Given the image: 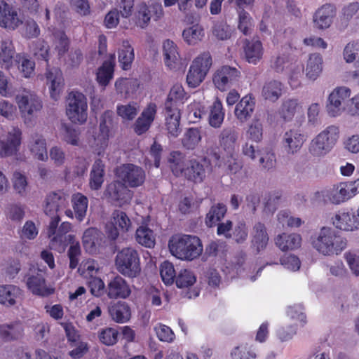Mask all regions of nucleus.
Wrapping results in <instances>:
<instances>
[{"label": "nucleus", "mask_w": 359, "mask_h": 359, "mask_svg": "<svg viewBox=\"0 0 359 359\" xmlns=\"http://www.w3.org/2000/svg\"><path fill=\"white\" fill-rule=\"evenodd\" d=\"M140 83L136 79H118L115 82V88L118 94L129 97L136 93Z\"/></svg>", "instance_id": "43"}, {"label": "nucleus", "mask_w": 359, "mask_h": 359, "mask_svg": "<svg viewBox=\"0 0 359 359\" xmlns=\"http://www.w3.org/2000/svg\"><path fill=\"white\" fill-rule=\"evenodd\" d=\"M106 290L108 297L113 299H127L132 292L129 283L120 276L111 279Z\"/></svg>", "instance_id": "22"}, {"label": "nucleus", "mask_w": 359, "mask_h": 359, "mask_svg": "<svg viewBox=\"0 0 359 359\" xmlns=\"http://www.w3.org/2000/svg\"><path fill=\"white\" fill-rule=\"evenodd\" d=\"M116 175L125 184L132 188L142 186L146 178L144 169L132 163H126L118 167Z\"/></svg>", "instance_id": "11"}, {"label": "nucleus", "mask_w": 359, "mask_h": 359, "mask_svg": "<svg viewBox=\"0 0 359 359\" xmlns=\"http://www.w3.org/2000/svg\"><path fill=\"white\" fill-rule=\"evenodd\" d=\"M132 227V222L127 214L121 210H114L109 222L106 224L105 231L107 236L116 240L120 233L128 232Z\"/></svg>", "instance_id": "12"}, {"label": "nucleus", "mask_w": 359, "mask_h": 359, "mask_svg": "<svg viewBox=\"0 0 359 359\" xmlns=\"http://www.w3.org/2000/svg\"><path fill=\"white\" fill-rule=\"evenodd\" d=\"M54 36L55 49L57 52L58 56H63L68 50L69 46V40L64 31L52 29L49 31Z\"/></svg>", "instance_id": "54"}, {"label": "nucleus", "mask_w": 359, "mask_h": 359, "mask_svg": "<svg viewBox=\"0 0 359 359\" xmlns=\"http://www.w3.org/2000/svg\"><path fill=\"white\" fill-rule=\"evenodd\" d=\"M157 338L163 342L172 343L175 339V334L172 329L163 324L158 323L154 327Z\"/></svg>", "instance_id": "64"}, {"label": "nucleus", "mask_w": 359, "mask_h": 359, "mask_svg": "<svg viewBox=\"0 0 359 359\" xmlns=\"http://www.w3.org/2000/svg\"><path fill=\"white\" fill-rule=\"evenodd\" d=\"M14 191L19 195L25 196L29 191V185L26 176L21 172H15L12 178Z\"/></svg>", "instance_id": "63"}, {"label": "nucleus", "mask_w": 359, "mask_h": 359, "mask_svg": "<svg viewBox=\"0 0 359 359\" xmlns=\"http://www.w3.org/2000/svg\"><path fill=\"white\" fill-rule=\"evenodd\" d=\"M351 90L344 86L334 88L329 94L325 109L327 115L332 118H337L346 114L349 116V110H351Z\"/></svg>", "instance_id": "4"}, {"label": "nucleus", "mask_w": 359, "mask_h": 359, "mask_svg": "<svg viewBox=\"0 0 359 359\" xmlns=\"http://www.w3.org/2000/svg\"><path fill=\"white\" fill-rule=\"evenodd\" d=\"M217 159L218 166L223 168L229 175H236L243 169V161L239 158L237 151L224 154L222 157L217 155Z\"/></svg>", "instance_id": "24"}, {"label": "nucleus", "mask_w": 359, "mask_h": 359, "mask_svg": "<svg viewBox=\"0 0 359 359\" xmlns=\"http://www.w3.org/2000/svg\"><path fill=\"white\" fill-rule=\"evenodd\" d=\"M45 76L46 84L48 86L50 97L54 100H57L64 85L61 70L57 67L47 69Z\"/></svg>", "instance_id": "23"}, {"label": "nucleus", "mask_w": 359, "mask_h": 359, "mask_svg": "<svg viewBox=\"0 0 359 359\" xmlns=\"http://www.w3.org/2000/svg\"><path fill=\"white\" fill-rule=\"evenodd\" d=\"M205 176V171L203 165L196 160H189L184 177L194 182H201Z\"/></svg>", "instance_id": "48"}, {"label": "nucleus", "mask_w": 359, "mask_h": 359, "mask_svg": "<svg viewBox=\"0 0 359 359\" xmlns=\"http://www.w3.org/2000/svg\"><path fill=\"white\" fill-rule=\"evenodd\" d=\"M113 112L106 111L102 115L100 123V132L93 137L94 143L91 144L93 151L98 156H102L108 147L109 138V125L111 123Z\"/></svg>", "instance_id": "14"}, {"label": "nucleus", "mask_w": 359, "mask_h": 359, "mask_svg": "<svg viewBox=\"0 0 359 359\" xmlns=\"http://www.w3.org/2000/svg\"><path fill=\"white\" fill-rule=\"evenodd\" d=\"M28 148L34 158L46 161L48 158L46 139L39 133L33 134L28 143Z\"/></svg>", "instance_id": "28"}, {"label": "nucleus", "mask_w": 359, "mask_h": 359, "mask_svg": "<svg viewBox=\"0 0 359 359\" xmlns=\"http://www.w3.org/2000/svg\"><path fill=\"white\" fill-rule=\"evenodd\" d=\"M69 193L67 191L58 190L47 194L45 198L43 210L46 215L51 218L49 224V235L55 233L56 227L60 221L57 215L60 209L65 208L69 203Z\"/></svg>", "instance_id": "7"}, {"label": "nucleus", "mask_w": 359, "mask_h": 359, "mask_svg": "<svg viewBox=\"0 0 359 359\" xmlns=\"http://www.w3.org/2000/svg\"><path fill=\"white\" fill-rule=\"evenodd\" d=\"M302 241L301 235L296 233H282L277 235L274 239L276 245L283 252L299 248Z\"/></svg>", "instance_id": "26"}, {"label": "nucleus", "mask_w": 359, "mask_h": 359, "mask_svg": "<svg viewBox=\"0 0 359 359\" xmlns=\"http://www.w3.org/2000/svg\"><path fill=\"white\" fill-rule=\"evenodd\" d=\"M102 233L96 228H88L83 235L82 243L86 252L95 253L101 244Z\"/></svg>", "instance_id": "31"}, {"label": "nucleus", "mask_w": 359, "mask_h": 359, "mask_svg": "<svg viewBox=\"0 0 359 359\" xmlns=\"http://www.w3.org/2000/svg\"><path fill=\"white\" fill-rule=\"evenodd\" d=\"M255 107V99L250 95H247L236 105L235 116L240 122L244 123L252 116Z\"/></svg>", "instance_id": "29"}, {"label": "nucleus", "mask_w": 359, "mask_h": 359, "mask_svg": "<svg viewBox=\"0 0 359 359\" xmlns=\"http://www.w3.org/2000/svg\"><path fill=\"white\" fill-rule=\"evenodd\" d=\"M108 311L111 319L118 323H126L131 317L130 308L126 302L114 303L109 306Z\"/></svg>", "instance_id": "34"}, {"label": "nucleus", "mask_w": 359, "mask_h": 359, "mask_svg": "<svg viewBox=\"0 0 359 359\" xmlns=\"http://www.w3.org/2000/svg\"><path fill=\"white\" fill-rule=\"evenodd\" d=\"M238 131L231 127H226L221 130L217 135L219 148L224 154L233 153L238 151Z\"/></svg>", "instance_id": "19"}, {"label": "nucleus", "mask_w": 359, "mask_h": 359, "mask_svg": "<svg viewBox=\"0 0 359 359\" xmlns=\"http://www.w3.org/2000/svg\"><path fill=\"white\" fill-rule=\"evenodd\" d=\"M22 23L16 9L5 1H0V27L15 30Z\"/></svg>", "instance_id": "21"}, {"label": "nucleus", "mask_w": 359, "mask_h": 359, "mask_svg": "<svg viewBox=\"0 0 359 359\" xmlns=\"http://www.w3.org/2000/svg\"><path fill=\"white\" fill-rule=\"evenodd\" d=\"M359 194V178L334 184L328 189L317 192L325 202L339 205L353 198Z\"/></svg>", "instance_id": "5"}, {"label": "nucleus", "mask_w": 359, "mask_h": 359, "mask_svg": "<svg viewBox=\"0 0 359 359\" xmlns=\"http://www.w3.org/2000/svg\"><path fill=\"white\" fill-rule=\"evenodd\" d=\"M282 92V83L276 80H271L264 84L262 95L265 100L274 102L280 98Z\"/></svg>", "instance_id": "44"}, {"label": "nucleus", "mask_w": 359, "mask_h": 359, "mask_svg": "<svg viewBox=\"0 0 359 359\" xmlns=\"http://www.w3.org/2000/svg\"><path fill=\"white\" fill-rule=\"evenodd\" d=\"M196 281L194 273L189 269H182L176 276L175 283L179 288H187Z\"/></svg>", "instance_id": "62"}, {"label": "nucleus", "mask_w": 359, "mask_h": 359, "mask_svg": "<svg viewBox=\"0 0 359 359\" xmlns=\"http://www.w3.org/2000/svg\"><path fill=\"white\" fill-rule=\"evenodd\" d=\"M97 337L102 344L113 346L118 341V331L114 327L102 328L97 332Z\"/></svg>", "instance_id": "57"}, {"label": "nucleus", "mask_w": 359, "mask_h": 359, "mask_svg": "<svg viewBox=\"0 0 359 359\" xmlns=\"http://www.w3.org/2000/svg\"><path fill=\"white\" fill-rule=\"evenodd\" d=\"M184 40L189 45H195L202 40L204 36L203 27L199 25H194L182 32Z\"/></svg>", "instance_id": "55"}, {"label": "nucleus", "mask_w": 359, "mask_h": 359, "mask_svg": "<svg viewBox=\"0 0 359 359\" xmlns=\"http://www.w3.org/2000/svg\"><path fill=\"white\" fill-rule=\"evenodd\" d=\"M311 245L320 255L331 257L340 255L347 248L348 241L332 227L323 226L311 238Z\"/></svg>", "instance_id": "1"}, {"label": "nucleus", "mask_w": 359, "mask_h": 359, "mask_svg": "<svg viewBox=\"0 0 359 359\" xmlns=\"http://www.w3.org/2000/svg\"><path fill=\"white\" fill-rule=\"evenodd\" d=\"M336 8L334 5L326 4L318 8L313 15L314 28L325 30L330 28L336 16Z\"/></svg>", "instance_id": "18"}, {"label": "nucleus", "mask_w": 359, "mask_h": 359, "mask_svg": "<svg viewBox=\"0 0 359 359\" xmlns=\"http://www.w3.org/2000/svg\"><path fill=\"white\" fill-rule=\"evenodd\" d=\"M99 271L100 266L98 263L91 259L83 260L79 267V272L85 278L97 277Z\"/></svg>", "instance_id": "59"}, {"label": "nucleus", "mask_w": 359, "mask_h": 359, "mask_svg": "<svg viewBox=\"0 0 359 359\" xmlns=\"http://www.w3.org/2000/svg\"><path fill=\"white\" fill-rule=\"evenodd\" d=\"M26 285L33 294L37 296L47 297L54 292V288L47 285L44 275L39 269H30Z\"/></svg>", "instance_id": "15"}, {"label": "nucleus", "mask_w": 359, "mask_h": 359, "mask_svg": "<svg viewBox=\"0 0 359 359\" xmlns=\"http://www.w3.org/2000/svg\"><path fill=\"white\" fill-rule=\"evenodd\" d=\"M23 334L22 325L12 322L0 325V338L4 341H12L20 339Z\"/></svg>", "instance_id": "36"}, {"label": "nucleus", "mask_w": 359, "mask_h": 359, "mask_svg": "<svg viewBox=\"0 0 359 359\" xmlns=\"http://www.w3.org/2000/svg\"><path fill=\"white\" fill-rule=\"evenodd\" d=\"M305 141V135L299 130L290 129L284 133L282 146L287 154L293 155L300 151Z\"/></svg>", "instance_id": "20"}, {"label": "nucleus", "mask_w": 359, "mask_h": 359, "mask_svg": "<svg viewBox=\"0 0 359 359\" xmlns=\"http://www.w3.org/2000/svg\"><path fill=\"white\" fill-rule=\"evenodd\" d=\"M186 99V93L182 86L179 83L175 84L171 88L165 102V109H180Z\"/></svg>", "instance_id": "37"}, {"label": "nucleus", "mask_w": 359, "mask_h": 359, "mask_svg": "<svg viewBox=\"0 0 359 359\" xmlns=\"http://www.w3.org/2000/svg\"><path fill=\"white\" fill-rule=\"evenodd\" d=\"M66 115L73 123L82 125L88 118V102L86 97L78 91L69 93L67 99Z\"/></svg>", "instance_id": "8"}, {"label": "nucleus", "mask_w": 359, "mask_h": 359, "mask_svg": "<svg viewBox=\"0 0 359 359\" xmlns=\"http://www.w3.org/2000/svg\"><path fill=\"white\" fill-rule=\"evenodd\" d=\"M15 51L11 39L5 37L0 42V62L6 69H9L13 62Z\"/></svg>", "instance_id": "40"}, {"label": "nucleus", "mask_w": 359, "mask_h": 359, "mask_svg": "<svg viewBox=\"0 0 359 359\" xmlns=\"http://www.w3.org/2000/svg\"><path fill=\"white\" fill-rule=\"evenodd\" d=\"M114 55H112L111 60L104 62L102 65L97 70V81L101 86H107L113 78L114 67Z\"/></svg>", "instance_id": "50"}, {"label": "nucleus", "mask_w": 359, "mask_h": 359, "mask_svg": "<svg viewBox=\"0 0 359 359\" xmlns=\"http://www.w3.org/2000/svg\"><path fill=\"white\" fill-rule=\"evenodd\" d=\"M323 69V60L318 53L310 54L306 61L305 74L307 79L315 81L320 75Z\"/></svg>", "instance_id": "35"}, {"label": "nucleus", "mask_w": 359, "mask_h": 359, "mask_svg": "<svg viewBox=\"0 0 359 359\" xmlns=\"http://www.w3.org/2000/svg\"><path fill=\"white\" fill-rule=\"evenodd\" d=\"M225 112L222 102L217 98L210 107L208 123L214 128H219L224 122Z\"/></svg>", "instance_id": "45"}, {"label": "nucleus", "mask_w": 359, "mask_h": 359, "mask_svg": "<svg viewBox=\"0 0 359 359\" xmlns=\"http://www.w3.org/2000/svg\"><path fill=\"white\" fill-rule=\"evenodd\" d=\"M277 220L283 228H297L304 224L301 218L291 215L287 210L280 211L277 215Z\"/></svg>", "instance_id": "61"}, {"label": "nucleus", "mask_w": 359, "mask_h": 359, "mask_svg": "<svg viewBox=\"0 0 359 359\" xmlns=\"http://www.w3.org/2000/svg\"><path fill=\"white\" fill-rule=\"evenodd\" d=\"M226 208L222 203H218L212 206L205 218V224L208 226H212L222 219L225 215Z\"/></svg>", "instance_id": "60"}, {"label": "nucleus", "mask_w": 359, "mask_h": 359, "mask_svg": "<svg viewBox=\"0 0 359 359\" xmlns=\"http://www.w3.org/2000/svg\"><path fill=\"white\" fill-rule=\"evenodd\" d=\"M21 141L22 130L18 127H13L3 139H0V156L5 157L15 154Z\"/></svg>", "instance_id": "16"}, {"label": "nucleus", "mask_w": 359, "mask_h": 359, "mask_svg": "<svg viewBox=\"0 0 359 359\" xmlns=\"http://www.w3.org/2000/svg\"><path fill=\"white\" fill-rule=\"evenodd\" d=\"M104 164L100 159L96 160L90 172L89 187L92 190H99L104 181Z\"/></svg>", "instance_id": "38"}, {"label": "nucleus", "mask_w": 359, "mask_h": 359, "mask_svg": "<svg viewBox=\"0 0 359 359\" xmlns=\"http://www.w3.org/2000/svg\"><path fill=\"white\" fill-rule=\"evenodd\" d=\"M238 29L245 35H250L252 33L254 21L249 13L241 8L238 12Z\"/></svg>", "instance_id": "56"}, {"label": "nucleus", "mask_w": 359, "mask_h": 359, "mask_svg": "<svg viewBox=\"0 0 359 359\" xmlns=\"http://www.w3.org/2000/svg\"><path fill=\"white\" fill-rule=\"evenodd\" d=\"M241 76V72L236 67L224 65L217 69L213 74L214 85L221 91L236 85Z\"/></svg>", "instance_id": "13"}, {"label": "nucleus", "mask_w": 359, "mask_h": 359, "mask_svg": "<svg viewBox=\"0 0 359 359\" xmlns=\"http://www.w3.org/2000/svg\"><path fill=\"white\" fill-rule=\"evenodd\" d=\"M279 113L285 121H291L296 114H303L302 104L296 99L286 100L283 102Z\"/></svg>", "instance_id": "41"}, {"label": "nucleus", "mask_w": 359, "mask_h": 359, "mask_svg": "<svg viewBox=\"0 0 359 359\" xmlns=\"http://www.w3.org/2000/svg\"><path fill=\"white\" fill-rule=\"evenodd\" d=\"M15 101L21 116L26 124L31 123L36 114L43 107L41 99L34 93L29 90H24L18 93L15 97Z\"/></svg>", "instance_id": "9"}, {"label": "nucleus", "mask_w": 359, "mask_h": 359, "mask_svg": "<svg viewBox=\"0 0 359 359\" xmlns=\"http://www.w3.org/2000/svg\"><path fill=\"white\" fill-rule=\"evenodd\" d=\"M134 57V50L129 41H123L118 50V62L122 69L124 70L130 69Z\"/></svg>", "instance_id": "46"}, {"label": "nucleus", "mask_w": 359, "mask_h": 359, "mask_svg": "<svg viewBox=\"0 0 359 359\" xmlns=\"http://www.w3.org/2000/svg\"><path fill=\"white\" fill-rule=\"evenodd\" d=\"M263 122L257 118H254L249 123L245 132L247 140L255 143L260 142L263 139Z\"/></svg>", "instance_id": "51"}, {"label": "nucleus", "mask_w": 359, "mask_h": 359, "mask_svg": "<svg viewBox=\"0 0 359 359\" xmlns=\"http://www.w3.org/2000/svg\"><path fill=\"white\" fill-rule=\"evenodd\" d=\"M201 138L200 130L196 128H191L184 133L182 143L186 149H194L201 142Z\"/></svg>", "instance_id": "58"}, {"label": "nucleus", "mask_w": 359, "mask_h": 359, "mask_svg": "<svg viewBox=\"0 0 359 359\" xmlns=\"http://www.w3.org/2000/svg\"><path fill=\"white\" fill-rule=\"evenodd\" d=\"M22 295V290L15 285H0V304L3 306L11 307L15 305Z\"/></svg>", "instance_id": "25"}, {"label": "nucleus", "mask_w": 359, "mask_h": 359, "mask_svg": "<svg viewBox=\"0 0 359 359\" xmlns=\"http://www.w3.org/2000/svg\"><path fill=\"white\" fill-rule=\"evenodd\" d=\"M350 210L338 211L332 217V224L338 229L344 231H357Z\"/></svg>", "instance_id": "30"}, {"label": "nucleus", "mask_w": 359, "mask_h": 359, "mask_svg": "<svg viewBox=\"0 0 359 359\" xmlns=\"http://www.w3.org/2000/svg\"><path fill=\"white\" fill-rule=\"evenodd\" d=\"M264 52L263 44L257 38H253L245 41L244 53L248 62L257 65L262 60Z\"/></svg>", "instance_id": "27"}, {"label": "nucleus", "mask_w": 359, "mask_h": 359, "mask_svg": "<svg viewBox=\"0 0 359 359\" xmlns=\"http://www.w3.org/2000/svg\"><path fill=\"white\" fill-rule=\"evenodd\" d=\"M104 194L121 206L130 203L133 198V192L123 182L118 180L108 184Z\"/></svg>", "instance_id": "17"}, {"label": "nucleus", "mask_w": 359, "mask_h": 359, "mask_svg": "<svg viewBox=\"0 0 359 359\" xmlns=\"http://www.w3.org/2000/svg\"><path fill=\"white\" fill-rule=\"evenodd\" d=\"M115 265L117 271L128 278H136L141 273L140 255L133 247L124 248L118 252Z\"/></svg>", "instance_id": "6"}, {"label": "nucleus", "mask_w": 359, "mask_h": 359, "mask_svg": "<svg viewBox=\"0 0 359 359\" xmlns=\"http://www.w3.org/2000/svg\"><path fill=\"white\" fill-rule=\"evenodd\" d=\"M139 110V104L135 102H131L126 104H118L116 107L117 114L123 121L133 120Z\"/></svg>", "instance_id": "53"}, {"label": "nucleus", "mask_w": 359, "mask_h": 359, "mask_svg": "<svg viewBox=\"0 0 359 359\" xmlns=\"http://www.w3.org/2000/svg\"><path fill=\"white\" fill-rule=\"evenodd\" d=\"M71 202L75 217L79 222L83 221L86 215L88 206V198L83 194L77 192L72 196Z\"/></svg>", "instance_id": "42"}, {"label": "nucleus", "mask_w": 359, "mask_h": 359, "mask_svg": "<svg viewBox=\"0 0 359 359\" xmlns=\"http://www.w3.org/2000/svg\"><path fill=\"white\" fill-rule=\"evenodd\" d=\"M252 245L257 252L266 248L269 237L265 225L261 222L256 223L251 231Z\"/></svg>", "instance_id": "32"}, {"label": "nucleus", "mask_w": 359, "mask_h": 359, "mask_svg": "<svg viewBox=\"0 0 359 359\" xmlns=\"http://www.w3.org/2000/svg\"><path fill=\"white\" fill-rule=\"evenodd\" d=\"M212 64L208 52H203L192 61L187 75V83L191 88H196L205 79Z\"/></svg>", "instance_id": "10"}, {"label": "nucleus", "mask_w": 359, "mask_h": 359, "mask_svg": "<svg viewBox=\"0 0 359 359\" xmlns=\"http://www.w3.org/2000/svg\"><path fill=\"white\" fill-rule=\"evenodd\" d=\"M259 156V166L261 170L269 171L276 166V158L275 154L268 148H262L257 150Z\"/></svg>", "instance_id": "52"}, {"label": "nucleus", "mask_w": 359, "mask_h": 359, "mask_svg": "<svg viewBox=\"0 0 359 359\" xmlns=\"http://www.w3.org/2000/svg\"><path fill=\"white\" fill-rule=\"evenodd\" d=\"M163 51L165 65L170 69L175 68L179 59V53L176 45L173 41L166 40L163 44Z\"/></svg>", "instance_id": "49"}, {"label": "nucleus", "mask_w": 359, "mask_h": 359, "mask_svg": "<svg viewBox=\"0 0 359 359\" xmlns=\"http://www.w3.org/2000/svg\"><path fill=\"white\" fill-rule=\"evenodd\" d=\"M135 240L140 245L152 248L156 244V235L145 222H143L135 231Z\"/></svg>", "instance_id": "39"}, {"label": "nucleus", "mask_w": 359, "mask_h": 359, "mask_svg": "<svg viewBox=\"0 0 359 359\" xmlns=\"http://www.w3.org/2000/svg\"><path fill=\"white\" fill-rule=\"evenodd\" d=\"M189 161L179 151H173L169 158L170 167L172 173L177 176H185Z\"/></svg>", "instance_id": "47"}, {"label": "nucleus", "mask_w": 359, "mask_h": 359, "mask_svg": "<svg viewBox=\"0 0 359 359\" xmlns=\"http://www.w3.org/2000/svg\"><path fill=\"white\" fill-rule=\"evenodd\" d=\"M165 128L170 137H177L180 133V109H165Z\"/></svg>", "instance_id": "33"}, {"label": "nucleus", "mask_w": 359, "mask_h": 359, "mask_svg": "<svg viewBox=\"0 0 359 359\" xmlns=\"http://www.w3.org/2000/svg\"><path fill=\"white\" fill-rule=\"evenodd\" d=\"M340 136L339 127L330 125L325 128L311 141L309 153L315 157H323L330 153L337 143Z\"/></svg>", "instance_id": "3"}, {"label": "nucleus", "mask_w": 359, "mask_h": 359, "mask_svg": "<svg viewBox=\"0 0 359 359\" xmlns=\"http://www.w3.org/2000/svg\"><path fill=\"white\" fill-rule=\"evenodd\" d=\"M170 253L181 260L191 261L198 257L203 252V245L196 236L176 234L168 242Z\"/></svg>", "instance_id": "2"}]
</instances>
